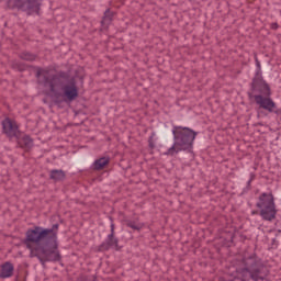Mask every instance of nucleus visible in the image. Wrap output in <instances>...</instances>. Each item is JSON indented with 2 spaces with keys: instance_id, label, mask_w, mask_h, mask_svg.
Instances as JSON below:
<instances>
[{
  "instance_id": "f03ea898",
  "label": "nucleus",
  "mask_w": 281,
  "mask_h": 281,
  "mask_svg": "<svg viewBox=\"0 0 281 281\" xmlns=\"http://www.w3.org/2000/svg\"><path fill=\"white\" fill-rule=\"evenodd\" d=\"M36 76L40 79L42 78V82L45 87H49L52 93H55L57 104H60L63 101L74 102L78 98V86L76 81L61 85V92L56 93V87H60V77L58 75H50L49 70L38 68Z\"/></svg>"
},
{
  "instance_id": "4be33fe9",
  "label": "nucleus",
  "mask_w": 281,
  "mask_h": 281,
  "mask_svg": "<svg viewBox=\"0 0 281 281\" xmlns=\"http://www.w3.org/2000/svg\"><path fill=\"white\" fill-rule=\"evenodd\" d=\"M252 214H256V212H252Z\"/></svg>"
},
{
  "instance_id": "f257e3e1",
  "label": "nucleus",
  "mask_w": 281,
  "mask_h": 281,
  "mask_svg": "<svg viewBox=\"0 0 281 281\" xmlns=\"http://www.w3.org/2000/svg\"><path fill=\"white\" fill-rule=\"evenodd\" d=\"M58 227V224H54L52 228L34 226L26 231L24 245L30 250V258L38 259L41 265L60 260V252L56 245Z\"/></svg>"
},
{
  "instance_id": "4468645a",
  "label": "nucleus",
  "mask_w": 281,
  "mask_h": 281,
  "mask_svg": "<svg viewBox=\"0 0 281 281\" xmlns=\"http://www.w3.org/2000/svg\"><path fill=\"white\" fill-rule=\"evenodd\" d=\"M126 227H130L131 229H134L136 232H142L144 229V223L137 222V220L132 221V220H126L125 221Z\"/></svg>"
},
{
  "instance_id": "0eeeda50",
  "label": "nucleus",
  "mask_w": 281,
  "mask_h": 281,
  "mask_svg": "<svg viewBox=\"0 0 281 281\" xmlns=\"http://www.w3.org/2000/svg\"><path fill=\"white\" fill-rule=\"evenodd\" d=\"M256 104H258V106H260V109H265L266 111H268L269 113H280V111H276V102L273 101V99L269 98V97H262L261 94H256L254 97Z\"/></svg>"
},
{
  "instance_id": "9b49d317",
  "label": "nucleus",
  "mask_w": 281,
  "mask_h": 281,
  "mask_svg": "<svg viewBox=\"0 0 281 281\" xmlns=\"http://www.w3.org/2000/svg\"><path fill=\"white\" fill-rule=\"evenodd\" d=\"M109 164H111V158L109 157H101L97 160H94V162L92 164V168L93 170H104L106 166H109Z\"/></svg>"
},
{
  "instance_id": "dca6fc26",
  "label": "nucleus",
  "mask_w": 281,
  "mask_h": 281,
  "mask_svg": "<svg viewBox=\"0 0 281 281\" xmlns=\"http://www.w3.org/2000/svg\"><path fill=\"white\" fill-rule=\"evenodd\" d=\"M109 236H115V224L114 223L111 224V234H109Z\"/></svg>"
},
{
  "instance_id": "9d476101",
  "label": "nucleus",
  "mask_w": 281,
  "mask_h": 281,
  "mask_svg": "<svg viewBox=\"0 0 281 281\" xmlns=\"http://www.w3.org/2000/svg\"><path fill=\"white\" fill-rule=\"evenodd\" d=\"M14 276V265L10 261H7L0 266V278L5 280Z\"/></svg>"
},
{
  "instance_id": "2eb2a0df",
  "label": "nucleus",
  "mask_w": 281,
  "mask_h": 281,
  "mask_svg": "<svg viewBox=\"0 0 281 281\" xmlns=\"http://www.w3.org/2000/svg\"><path fill=\"white\" fill-rule=\"evenodd\" d=\"M20 58L22 60H29V61H33V60H36V55L32 54V53H27V52H24L20 55Z\"/></svg>"
},
{
  "instance_id": "ddd939ff",
  "label": "nucleus",
  "mask_w": 281,
  "mask_h": 281,
  "mask_svg": "<svg viewBox=\"0 0 281 281\" xmlns=\"http://www.w3.org/2000/svg\"><path fill=\"white\" fill-rule=\"evenodd\" d=\"M20 148H24L25 150H30L32 146H34V140L29 135L23 136L18 140Z\"/></svg>"
},
{
  "instance_id": "412c9836",
  "label": "nucleus",
  "mask_w": 281,
  "mask_h": 281,
  "mask_svg": "<svg viewBox=\"0 0 281 281\" xmlns=\"http://www.w3.org/2000/svg\"><path fill=\"white\" fill-rule=\"evenodd\" d=\"M150 148H155V145L153 143H149Z\"/></svg>"
},
{
  "instance_id": "1a4fd4ad",
  "label": "nucleus",
  "mask_w": 281,
  "mask_h": 281,
  "mask_svg": "<svg viewBox=\"0 0 281 281\" xmlns=\"http://www.w3.org/2000/svg\"><path fill=\"white\" fill-rule=\"evenodd\" d=\"M252 87L254 89H258L262 95H267L268 98L271 95V88H269L267 81H265L261 77L254 79Z\"/></svg>"
},
{
  "instance_id": "f8f14e48",
  "label": "nucleus",
  "mask_w": 281,
  "mask_h": 281,
  "mask_svg": "<svg viewBox=\"0 0 281 281\" xmlns=\"http://www.w3.org/2000/svg\"><path fill=\"white\" fill-rule=\"evenodd\" d=\"M67 173L61 169H53L49 171V179H52V181H65Z\"/></svg>"
},
{
  "instance_id": "f3484780",
  "label": "nucleus",
  "mask_w": 281,
  "mask_h": 281,
  "mask_svg": "<svg viewBox=\"0 0 281 281\" xmlns=\"http://www.w3.org/2000/svg\"><path fill=\"white\" fill-rule=\"evenodd\" d=\"M108 12H109V11L105 12V15H104V18H103V20H102V23H106L108 21L111 22V18L106 16V13H108Z\"/></svg>"
},
{
  "instance_id": "6e6552de",
  "label": "nucleus",
  "mask_w": 281,
  "mask_h": 281,
  "mask_svg": "<svg viewBox=\"0 0 281 281\" xmlns=\"http://www.w3.org/2000/svg\"><path fill=\"white\" fill-rule=\"evenodd\" d=\"M109 249H115V251L122 249V247H120V239H117L115 235H108L105 241L99 246V251H109Z\"/></svg>"
},
{
  "instance_id": "a211bd4d",
  "label": "nucleus",
  "mask_w": 281,
  "mask_h": 281,
  "mask_svg": "<svg viewBox=\"0 0 281 281\" xmlns=\"http://www.w3.org/2000/svg\"><path fill=\"white\" fill-rule=\"evenodd\" d=\"M270 27H271V30H278V27H280V25H278V23L274 22V23H272V24L270 25Z\"/></svg>"
},
{
  "instance_id": "39448f33",
  "label": "nucleus",
  "mask_w": 281,
  "mask_h": 281,
  "mask_svg": "<svg viewBox=\"0 0 281 281\" xmlns=\"http://www.w3.org/2000/svg\"><path fill=\"white\" fill-rule=\"evenodd\" d=\"M9 10H20L26 14H38L41 10V0H8Z\"/></svg>"
},
{
  "instance_id": "7ed1b4c3",
  "label": "nucleus",
  "mask_w": 281,
  "mask_h": 281,
  "mask_svg": "<svg viewBox=\"0 0 281 281\" xmlns=\"http://www.w3.org/2000/svg\"><path fill=\"white\" fill-rule=\"evenodd\" d=\"M172 135L175 143L165 153V155H169L170 157H175V155L181 153L182 150H192V148H194V140L196 139L199 133L190 127L173 126Z\"/></svg>"
},
{
  "instance_id": "20e7f679",
  "label": "nucleus",
  "mask_w": 281,
  "mask_h": 281,
  "mask_svg": "<svg viewBox=\"0 0 281 281\" xmlns=\"http://www.w3.org/2000/svg\"><path fill=\"white\" fill-rule=\"evenodd\" d=\"M259 207L260 216L263 221H273L276 218V203L273 202V194L262 193L259 196V202L257 203Z\"/></svg>"
},
{
  "instance_id": "423d86ee",
  "label": "nucleus",
  "mask_w": 281,
  "mask_h": 281,
  "mask_svg": "<svg viewBox=\"0 0 281 281\" xmlns=\"http://www.w3.org/2000/svg\"><path fill=\"white\" fill-rule=\"evenodd\" d=\"M2 132L7 137L12 139V137H19L21 131H19V124L10 117H7L2 121Z\"/></svg>"
},
{
  "instance_id": "6ab92c4d",
  "label": "nucleus",
  "mask_w": 281,
  "mask_h": 281,
  "mask_svg": "<svg viewBox=\"0 0 281 281\" xmlns=\"http://www.w3.org/2000/svg\"><path fill=\"white\" fill-rule=\"evenodd\" d=\"M256 66L258 68V72L260 74V61L258 60V58H256Z\"/></svg>"
},
{
  "instance_id": "aec40b11",
  "label": "nucleus",
  "mask_w": 281,
  "mask_h": 281,
  "mask_svg": "<svg viewBox=\"0 0 281 281\" xmlns=\"http://www.w3.org/2000/svg\"><path fill=\"white\" fill-rule=\"evenodd\" d=\"M250 278H251V280H255V281L260 280V278H258V277H257L256 274H254V273L250 276Z\"/></svg>"
}]
</instances>
